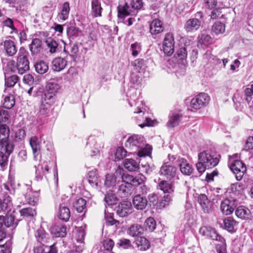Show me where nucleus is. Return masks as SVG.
Segmentation results:
<instances>
[{
    "instance_id": "obj_1",
    "label": "nucleus",
    "mask_w": 253,
    "mask_h": 253,
    "mask_svg": "<svg viewBox=\"0 0 253 253\" xmlns=\"http://www.w3.org/2000/svg\"><path fill=\"white\" fill-rule=\"evenodd\" d=\"M220 155L214 148H208L198 154L199 161L196 167L200 173L204 172L206 169L213 168L216 166L220 160Z\"/></svg>"
},
{
    "instance_id": "obj_2",
    "label": "nucleus",
    "mask_w": 253,
    "mask_h": 253,
    "mask_svg": "<svg viewBox=\"0 0 253 253\" xmlns=\"http://www.w3.org/2000/svg\"><path fill=\"white\" fill-rule=\"evenodd\" d=\"M29 53L23 47L20 48L17 57L16 68L18 73L22 75L30 69L29 61L28 60Z\"/></svg>"
},
{
    "instance_id": "obj_3",
    "label": "nucleus",
    "mask_w": 253,
    "mask_h": 253,
    "mask_svg": "<svg viewBox=\"0 0 253 253\" xmlns=\"http://www.w3.org/2000/svg\"><path fill=\"white\" fill-rule=\"evenodd\" d=\"M9 117L7 111L0 109V142H7L9 130L6 123H8Z\"/></svg>"
},
{
    "instance_id": "obj_4",
    "label": "nucleus",
    "mask_w": 253,
    "mask_h": 253,
    "mask_svg": "<svg viewBox=\"0 0 253 253\" xmlns=\"http://www.w3.org/2000/svg\"><path fill=\"white\" fill-rule=\"evenodd\" d=\"M45 43L47 46L48 52L51 54L63 51L67 54L66 50V43L62 40H55L53 38H48L46 39Z\"/></svg>"
},
{
    "instance_id": "obj_5",
    "label": "nucleus",
    "mask_w": 253,
    "mask_h": 253,
    "mask_svg": "<svg viewBox=\"0 0 253 253\" xmlns=\"http://www.w3.org/2000/svg\"><path fill=\"white\" fill-rule=\"evenodd\" d=\"M203 19V13L199 11L195 13L194 17L188 19L184 24V28L187 32H194L200 27Z\"/></svg>"
},
{
    "instance_id": "obj_6",
    "label": "nucleus",
    "mask_w": 253,
    "mask_h": 253,
    "mask_svg": "<svg viewBox=\"0 0 253 253\" xmlns=\"http://www.w3.org/2000/svg\"><path fill=\"white\" fill-rule=\"evenodd\" d=\"M238 204V201L234 198L232 197L227 198L221 202V211L225 215H229L233 212Z\"/></svg>"
},
{
    "instance_id": "obj_7",
    "label": "nucleus",
    "mask_w": 253,
    "mask_h": 253,
    "mask_svg": "<svg viewBox=\"0 0 253 253\" xmlns=\"http://www.w3.org/2000/svg\"><path fill=\"white\" fill-rule=\"evenodd\" d=\"M210 97L208 94L201 93L193 98L190 102L191 111H195L200 109L208 104L210 101Z\"/></svg>"
},
{
    "instance_id": "obj_8",
    "label": "nucleus",
    "mask_w": 253,
    "mask_h": 253,
    "mask_svg": "<svg viewBox=\"0 0 253 253\" xmlns=\"http://www.w3.org/2000/svg\"><path fill=\"white\" fill-rule=\"evenodd\" d=\"M13 149V143H0V167L2 168L7 164L9 155Z\"/></svg>"
},
{
    "instance_id": "obj_9",
    "label": "nucleus",
    "mask_w": 253,
    "mask_h": 253,
    "mask_svg": "<svg viewBox=\"0 0 253 253\" xmlns=\"http://www.w3.org/2000/svg\"><path fill=\"white\" fill-rule=\"evenodd\" d=\"M163 50L165 54L171 55L174 51V40L172 34L167 33L163 42Z\"/></svg>"
},
{
    "instance_id": "obj_10",
    "label": "nucleus",
    "mask_w": 253,
    "mask_h": 253,
    "mask_svg": "<svg viewBox=\"0 0 253 253\" xmlns=\"http://www.w3.org/2000/svg\"><path fill=\"white\" fill-rule=\"evenodd\" d=\"M231 170L235 174L238 181L241 180L244 172L246 171V167L244 163L240 160H235L230 165Z\"/></svg>"
},
{
    "instance_id": "obj_11",
    "label": "nucleus",
    "mask_w": 253,
    "mask_h": 253,
    "mask_svg": "<svg viewBox=\"0 0 253 253\" xmlns=\"http://www.w3.org/2000/svg\"><path fill=\"white\" fill-rule=\"evenodd\" d=\"M177 169L175 167L165 163L161 168L160 173L164 176L167 179L171 180L174 178L177 173Z\"/></svg>"
},
{
    "instance_id": "obj_12",
    "label": "nucleus",
    "mask_w": 253,
    "mask_h": 253,
    "mask_svg": "<svg viewBox=\"0 0 253 253\" xmlns=\"http://www.w3.org/2000/svg\"><path fill=\"white\" fill-rule=\"evenodd\" d=\"M27 192L24 194L26 202L32 206H36L39 201V193L37 191H32L30 185L26 184Z\"/></svg>"
},
{
    "instance_id": "obj_13",
    "label": "nucleus",
    "mask_w": 253,
    "mask_h": 253,
    "mask_svg": "<svg viewBox=\"0 0 253 253\" xmlns=\"http://www.w3.org/2000/svg\"><path fill=\"white\" fill-rule=\"evenodd\" d=\"M132 205L130 202H120L116 208L117 214L120 217H125L131 212Z\"/></svg>"
},
{
    "instance_id": "obj_14",
    "label": "nucleus",
    "mask_w": 253,
    "mask_h": 253,
    "mask_svg": "<svg viewBox=\"0 0 253 253\" xmlns=\"http://www.w3.org/2000/svg\"><path fill=\"white\" fill-rule=\"evenodd\" d=\"M118 193L121 197H127L131 194L132 185L129 183H126L124 182H121L120 180L117 182Z\"/></svg>"
},
{
    "instance_id": "obj_15",
    "label": "nucleus",
    "mask_w": 253,
    "mask_h": 253,
    "mask_svg": "<svg viewBox=\"0 0 253 253\" xmlns=\"http://www.w3.org/2000/svg\"><path fill=\"white\" fill-rule=\"evenodd\" d=\"M133 204L137 210H142L145 209L148 203V201L144 196L140 194H137L133 198Z\"/></svg>"
},
{
    "instance_id": "obj_16",
    "label": "nucleus",
    "mask_w": 253,
    "mask_h": 253,
    "mask_svg": "<svg viewBox=\"0 0 253 253\" xmlns=\"http://www.w3.org/2000/svg\"><path fill=\"white\" fill-rule=\"evenodd\" d=\"M50 162H43L41 165H39L38 167L36 166V177L38 180H41L43 176L46 177V175L49 172V165Z\"/></svg>"
},
{
    "instance_id": "obj_17",
    "label": "nucleus",
    "mask_w": 253,
    "mask_h": 253,
    "mask_svg": "<svg viewBox=\"0 0 253 253\" xmlns=\"http://www.w3.org/2000/svg\"><path fill=\"white\" fill-rule=\"evenodd\" d=\"M3 47L6 54L8 56H13L17 51V48L14 42L11 40H5L3 42Z\"/></svg>"
},
{
    "instance_id": "obj_18",
    "label": "nucleus",
    "mask_w": 253,
    "mask_h": 253,
    "mask_svg": "<svg viewBox=\"0 0 253 253\" xmlns=\"http://www.w3.org/2000/svg\"><path fill=\"white\" fill-rule=\"evenodd\" d=\"M67 61L61 57L54 58L51 63V69L53 71L60 72L63 70L67 66Z\"/></svg>"
},
{
    "instance_id": "obj_19",
    "label": "nucleus",
    "mask_w": 253,
    "mask_h": 253,
    "mask_svg": "<svg viewBox=\"0 0 253 253\" xmlns=\"http://www.w3.org/2000/svg\"><path fill=\"white\" fill-rule=\"evenodd\" d=\"M163 30V23L158 19H154L149 25V31L152 35L159 34Z\"/></svg>"
},
{
    "instance_id": "obj_20",
    "label": "nucleus",
    "mask_w": 253,
    "mask_h": 253,
    "mask_svg": "<svg viewBox=\"0 0 253 253\" xmlns=\"http://www.w3.org/2000/svg\"><path fill=\"white\" fill-rule=\"evenodd\" d=\"M29 49L32 55H37L40 53L42 49V42L38 38L33 39L29 45Z\"/></svg>"
},
{
    "instance_id": "obj_21",
    "label": "nucleus",
    "mask_w": 253,
    "mask_h": 253,
    "mask_svg": "<svg viewBox=\"0 0 253 253\" xmlns=\"http://www.w3.org/2000/svg\"><path fill=\"white\" fill-rule=\"evenodd\" d=\"M35 253H57L55 244L47 246L43 244L41 245L34 249Z\"/></svg>"
},
{
    "instance_id": "obj_22",
    "label": "nucleus",
    "mask_w": 253,
    "mask_h": 253,
    "mask_svg": "<svg viewBox=\"0 0 253 253\" xmlns=\"http://www.w3.org/2000/svg\"><path fill=\"white\" fill-rule=\"evenodd\" d=\"M225 229L230 232H235L238 226V223L231 217H228L224 220Z\"/></svg>"
},
{
    "instance_id": "obj_23",
    "label": "nucleus",
    "mask_w": 253,
    "mask_h": 253,
    "mask_svg": "<svg viewBox=\"0 0 253 253\" xmlns=\"http://www.w3.org/2000/svg\"><path fill=\"white\" fill-rule=\"evenodd\" d=\"M12 206L11 198L9 196L5 195L2 199H0V212L10 210Z\"/></svg>"
},
{
    "instance_id": "obj_24",
    "label": "nucleus",
    "mask_w": 253,
    "mask_h": 253,
    "mask_svg": "<svg viewBox=\"0 0 253 253\" xmlns=\"http://www.w3.org/2000/svg\"><path fill=\"white\" fill-rule=\"evenodd\" d=\"M124 166L130 171H137L139 168V163L132 159H126L123 162Z\"/></svg>"
},
{
    "instance_id": "obj_25",
    "label": "nucleus",
    "mask_w": 253,
    "mask_h": 253,
    "mask_svg": "<svg viewBox=\"0 0 253 253\" xmlns=\"http://www.w3.org/2000/svg\"><path fill=\"white\" fill-rule=\"evenodd\" d=\"M58 216L60 219L67 221L70 217L69 209L67 207L60 204L58 212Z\"/></svg>"
},
{
    "instance_id": "obj_26",
    "label": "nucleus",
    "mask_w": 253,
    "mask_h": 253,
    "mask_svg": "<svg viewBox=\"0 0 253 253\" xmlns=\"http://www.w3.org/2000/svg\"><path fill=\"white\" fill-rule=\"evenodd\" d=\"M182 115L172 113L169 116V120L167 123L168 127H173L178 126L181 120Z\"/></svg>"
},
{
    "instance_id": "obj_27",
    "label": "nucleus",
    "mask_w": 253,
    "mask_h": 253,
    "mask_svg": "<svg viewBox=\"0 0 253 253\" xmlns=\"http://www.w3.org/2000/svg\"><path fill=\"white\" fill-rule=\"evenodd\" d=\"M135 242L137 247L141 251H146L150 247L149 241L144 237H137Z\"/></svg>"
},
{
    "instance_id": "obj_28",
    "label": "nucleus",
    "mask_w": 253,
    "mask_h": 253,
    "mask_svg": "<svg viewBox=\"0 0 253 253\" xmlns=\"http://www.w3.org/2000/svg\"><path fill=\"white\" fill-rule=\"evenodd\" d=\"M67 35L70 39V41L74 40L76 37L82 36V32L79 28L74 26H70L67 30Z\"/></svg>"
},
{
    "instance_id": "obj_29",
    "label": "nucleus",
    "mask_w": 253,
    "mask_h": 253,
    "mask_svg": "<svg viewBox=\"0 0 253 253\" xmlns=\"http://www.w3.org/2000/svg\"><path fill=\"white\" fill-rule=\"evenodd\" d=\"M51 233L55 237H64L66 235V227L65 225H55L51 229Z\"/></svg>"
},
{
    "instance_id": "obj_30",
    "label": "nucleus",
    "mask_w": 253,
    "mask_h": 253,
    "mask_svg": "<svg viewBox=\"0 0 253 253\" xmlns=\"http://www.w3.org/2000/svg\"><path fill=\"white\" fill-rule=\"evenodd\" d=\"M235 214L239 218L246 219L249 218L251 212L248 209L243 206H240L235 211Z\"/></svg>"
},
{
    "instance_id": "obj_31",
    "label": "nucleus",
    "mask_w": 253,
    "mask_h": 253,
    "mask_svg": "<svg viewBox=\"0 0 253 253\" xmlns=\"http://www.w3.org/2000/svg\"><path fill=\"white\" fill-rule=\"evenodd\" d=\"M144 228L139 224L132 225L129 228L128 233L131 236H137L143 233Z\"/></svg>"
},
{
    "instance_id": "obj_32",
    "label": "nucleus",
    "mask_w": 253,
    "mask_h": 253,
    "mask_svg": "<svg viewBox=\"0 0 253 253\" xmlns=\"http://www.w3.org/2000/svg\"><path fill=\"white\" fill-rule=\"evenodd\" d=\"M102 8L98 0H92L91 2V12L94 17L101 15Z\"/></svg>"
},
{
    "instance_id": "obj_33",
    "label": "nucleus",
    "mask_w": 253,
    "mask_h": 253,
    "mask_svg": "<svg viewBox=\"0 0 253 253\" xmlns=\"http://www.w3.org/2000/svg\"><path fill=\"white\" fill-rule=\"evenodd\" d=\"M104 200L106 204L108 206H112L116 204L117 198L113 191L109 190L105 194Z\"/></svg>"
},
{
    "instance_id": "obj_34",
    "label": "nucleus",
    "mask_w": 253,
    "mask_h": 253,
    "mask_svg": "<svg viewBox=\"0 0 253 253\" xmlns=\"http://www.w3.org/2000/svg\"><path fill=\"white\" fill-rule=\"evenodd\" d=\"M70 10L69 3L65 2L62 7L61 12L58 14L59 18L62 20H66L68 18Z\"/></svg>"
},
{
    "instance_id": "obj_35",
    "label": "nucleus",
    "mask_w": 253,
    "mask_h": 253,
    "mask_svg": "<svg viewBox=\"0 0 253 253\" xmlns=\"http://www.w3.org/2000/svg\"><path fill=\"white\" fill-rule=\"evenodd\" d=\"M86 228V225L84 224V226L78 227L77 228V234L76 238L77 241L80 243H84V236L85 235V229Z\"/></svg>"
},
{
    "instance_id": "obj_36",
    "label": "nucleus",
    "mask_w": 253,
    "mask_h": 253,
    "mask_svg": "<svg viewBox=\"0 0 253 253\" xmlns=\"http://www.w3.org/2000/svg\"><path fill=\"white\" fill-rule=\"evenodd\" d=\"M60 86L57 83L50 81L46 84L45 90L55 96Z\"/></svg>"
},
{
    "instance_id": "obj_37",
    "label": "nucleus",
    "mask_w": 253,
    "mask_h": 253,
    "mask_svg": "<svg viewBox=\"0 0 253 253\" xmlns=\"http://www.w3.org/2000/svg\"><path fill=\"white\" fill-rule=\"evenodd\" d=\"M225 30V26L224 24L219 21H217L214 23L211 28L212 33L215 35L223 34Z\"/></svg>"
},
{
    "instance_id": "obj_38",
    "label": "nucleus",
    "mask_w": 253,
    "mask_h": 253,
    "mask_svg": "<svg viewBox=\"0 0 253 253\" xmlns=\"http://www.w3.org/2000/svg\"><path fill=\"white\" fill-rule=\"evenodd\" d=\"M35 67L36 72L40 74L45 73L48 70V64L43 61L38 62L35 65Z\"/></svg>"
},
{
    "instance_id": "obj_39",
    "label": "nucleus",
    "mask_w": 253,
    "mask_h": 253,
    "mask_svg": "<svg viewBox=\"0 0 253 253\" xmlns=\"http://www.w3.org/2000/svg\"><path fill=\"white\" fill-rule=\"evenodd\" d=\"M158 188L164 193H170L174 191V188L171 184L165 180H162L159 183Z\"/></svg>"
},
{
    "instance_id": "obj_40",
    "label": "nucleus",
    "mask_w": 253,
    "mask_h": 253,
    "mask_svg": "<svg viewBox=\"0 0 253 253\" xmlns=\"http://www.w3.org/2000/svg\"><path fill=\"white\" fill-rule=\"evenodd\" d=\"M129 8V7L126 3L123 6L119 5L118 7V17L121 19H124L126 17L129 15L130 11Z\"/></svg>"
},
{
    "instance_id": "obj_41",
    "label": "nucleus",
    "mask_w": 253,
    "mask_h": 253,
    "mask_svg": "<svg viewBox=\"0 0 253 253\" xmlns=\"http://www.w3.org/2000/svg\"><path fill=\"white\" fill-rule=\"evenodd\" d=\"M117 185L116 177L113 174H107L105 176L104 185L107 187H113Z\"/></svg>"
},
{
    "instance_id": "obj_42",
    "label": "nucleus",
    "mask_w": 253,
    "mask_h": 253,
    "mask_svg": "<svg viewBox=\"0 0 253 253\" xmlns=\"http://www.w3.org/2000/svg\"><path fill=\"white\" fill-rule=\"evenodd\" d=\"M132 65L134 69L139 72H143L146 68L145 61L140 58L135 60L132 63Z\"/></svg>"
},
{
    "instance_id": "obj_43",
    "label": "nucleus",
    "mask_w": 253,
    "mask_h": 253,
    "mask_svg": "<svg viewBox=\"0 0 253 253\" xmlns=\"http://www.w3.org/2000/svg\"><path fill=\"white\" fill-rule=\"evenodd\" d=\"M21 215L25 217L31 218L35 216L36 214V211L35 209L31 208H23L20 211Z\"/></svg>"
},
{
    "instance_id": "obj_44",
    "label": "nucleus",
    "mask_w": 253,
    "mask_h": 253,
    "mask_svg": "<svg viewBox=\"0 0 253 253\" xmlns=\"http://www.w3.org/2000/svg\"><path fill=\"white\" fill-rule=\"evenodd\" d=\"M198 202L205 212L208 211L209 200L205 194H200L198 197Z\"/></svg>"
},
{
    "instance_id": "obj_45",
    "label": "nucleus",
    "mask_w": 253,
    "mask_h": 253,
    "mask_svg": "<svg viewBox=\"0 0 253 253\" xmlns=\"http://www.w3.org/2000/svg\"><path fill=\"white\" fill-rule=\"evenodd\" d=\"M74 207L78 212H82L86 207V201L82 198L78 199Z\"/></svg>"
},
{
    "instance_id": "obj_46",
    "label": "nucleus",
    "mask_w": 253,
    "mask_h": 253,
    "mask_svg": "<svg viewBox=\"0 0 253 253\" xmlns=\"http://www.w3.org/2000/svg\"><path fill=\"white\" fill-rule=\"evenodd\" d=\"M152 150V146L147 144L144 148L138 151L137 152V155L139 157L151 156Z\"/></svg>"
},
{
    "instance_id": "obj_47",
    "label": "nucleus",
    "mask_w": 253,
    "mask_h": 253,
    "mask_svg": "<svg viewBox=\"0 0 253 253\" xmlns=\"http://www.w3.org/2000/svg\"><path fill=\"white\" fill-rule=\"evenodd\" d=\"M253 95V84L251 85V87L246 88L244 91L243 98L246 101L250 104L252 100V96Z\"/></svg>"
},
{
    "instance_id": "obj_48",
    "label": "nucleus",
    "mask_w": 253,
    "mask_h": 253,
    "mask_svg": "<svg viewBox=\"0 0 253 253\" xmlns=\"http://www.w3.org/2000/svg\"><path fill=\"white\" fill-rule=\"evenodd\" d=\"M127 151L122 147H118L115 153V160L120 161L126 157Z\"/></svg>"
},
{
    "instance_id": "obj_49",
    "label": "nucleus",
    "mask_w": 253,
    "mask_h": 253,
    "mask_svg": "<svg viewBox=\"0 0 253 253\" xmlns=\"http://www.w3.org/2000/svg\"><path fill=\"white\" fill-rule=\"evenodd\" d=\"M145 229L150 232L153 231L156 227V222L153 217L148 218L145 222Z\"/></svg>"
},
{
    "instance_id": "obj_50",
    "label": "nucleus",
    "mask_w": 253,
    "mask_h": 253,
    "mask_svg": "<svg viewBox=\"0 0 253 253\" xmlns=\"http://www.w3.org/2000/svg\"><path fill=\"white\" fill-rule=\"evenodd\" d=\"M180 169L182 173L187 175H190L193 171L191 166L186 162H183L180 165Z\"/></svg>"
},
{
    "instance_id": "obj_51",
    "label": "nucleus",
    "mask_w": 253,
    "mask_h": 253,
    "mask_svg": "<svg viewBox=\"0 0 253 253\" xmlns=\"http://www.w3.org/2000/svg\"><path fill=\"white\" fill-rule=\"evenodd\" d=\"M54 100V95L45 90L42 95L41 101L52 104Z\"/></svg>"
},
{
    "instance_id": "obj_52",
    "label": "nucleus",
    "mask_w": 253,
    "mask_h": 253,
    "mask_svg": "<svg viewBox=\"0 0 253 253\" xmlns=\"http://www.w3.org/2000/svg\"><path fill=\"white\" fill-rule=\"evenodd\" d=\"M46 236L45 232L42 228H39L35 233V237L40 243L45 242Z\"/></svg>"
},
{
    "instance_id": "obj_53",
    "label": "nucleus",
    "mask_w": 253,
    "mask_h": 253,
    "mask_svg": "<svg viewBox=\"0 0 253 253\" xmlns=\"http://www.w3.org/2000/svg\"><path fill=\"white\" fill-rule=\"evenodd\" d=\"M18 81L17 75H12L9 77H5V85L8 87H13Z\"/></svg>"
},
{
    "instance_id": "obj_54",
    "label": "nucleus",
    "mask_w": 253,
    "mask_h": 253,
    "mask_svg": "<svg viewBox=\"0 0 253 253\" xmlns=\"http://www.w3.org/2000/svg\"><path fill=\"white\" fill-rule=\"evenodd\" d=\"M15 104L14 99L13 96H5L4 99L3 106L6 109H10Z\"/></svg>"
},
{
    "instance_id": "obj_55",
    "label": "nucleus",
    "mask_w": 253,
    "mask_h": 253,
    "mask_svg": "<svg viewBox=\"0 0 253 253\" xmlns=\"http://www.w3.org/2000/svg\"><path fill=\"white\" fill-rule=\"evenodd\" d=\"M209 238L212 240L218 241L221 243L223 244L224 239L220 235H218L214 229L212 228L210 232V235Z\"/></svg>"
},
{
    "instance_id": "obj_56",
    "label": "nucleus",
    "mask_w": 253,
    "mask_h": 253,
    "mask_svg": "<svg viewBox=\"0 0 253 253\" xmlns=\"http://www.w3.org/2000/svg\"><path fill=\"white\" fill-rule=\"evenodd\" d=\"M51 105V104L48 103L47 102H43V101H41V104L39 109V113L41 115H43L46 114L49 111V109Z\"/></svg>"
},
{
    "instance_id": "obj_57",
    "label": "nucleus",
    "mask_w": 253,
    "mask_h": 253,
    "mask_svg": "<svg viewBox=\"0 0 253 253\" xmlns=\"http://www.w3.org/2000/svg\"><path fill=\"white\" fill-rule=\"evenodd\" d=\"M32 149L34 159L40 155L41 146L40 143H30Z\"/></svg>"
},
{
    "instance_id": "obj_58",
    "label": "nucleus",
    "mask_w": 253,
    "mask_h": 253,
    "mask_svg": "<svg viewBox=\"0 0 253 253\" xmlns=\"http://www.w3.org/2000/svg\"><path fill=\"white\" fill-rule=\"evenodd\" d=\"M144 138L143 136L138 134H133L129 136L126 142H143L144 141Z\"/></svg>"
},
{
    "instance_id": "obj_59",
    "label": "nucleus",
    "mask_w": 253,
    "mask_h": 253,
    "mask_svg": "<svg viewBox=\"0 0 253 253\" xmlns=\"http://www.w3.org/2000/svg\"><path fill=\"white\" fill-rule=\"evenodd\" d=\"M130 49L132 51V55L136 57L141 51V46L140 43L135 42L130 45Z\"/></svg>"
},
{
    "instance_id": "obj_60",
    "label": "nucleus",
    "mask_w": 253,
    "mask_h": 253,
    "mask_svg": "<svg viewBox=\"0 0 253 253\" xmlns=\"http://www.w3.org/2000/svg\"><path fill=\"white\" fill-rule=\"evenodd\" d=\"M26 135L25 131L22 129H19L15 134V141H20L23 140Z\"/></svg>"
},
{
    "instance_id": "obj_61",
    "label": "nucleus",
    "mask_w": 253,
    "mask_h": 253,
    "mask_svg": "<svg viewBox=\"0 0 253 253\" xmlns=\"http://www.w3.org/2000/svg\"><path fill=\"white\" fill-rule=\"evenodd\" d=\"M171 200V197L169 195L164 196L159 203V207L163 208H165L169 204Z\"/></svg>"
},
{
    "instance_id": "obj_62",
    "label": "nucleus",
    "mask_w": 253,
    "mask_h": 253,
    "mask_svg": "<svg viewBox=\"0 0 253 253\" xmlns=\"http://www.w3.org/2000/svg\"><path fill=\"white\" fill-rule=\"evenodd\" d=\"M117 245L124 249H127L131 246V242L128 239H122L119 240Z\"/></svg>"
},
{
    "instance_id": "obj_63",
    "label": "nucleus",
    "mask_w": 253,
    "mask_h": 253,
    "mask_svg": "<svg viewBox=\"0 0 253 253\" xmlns=\"http://www.w3.org/2000/svg\"><path fill=\"white\" fill-rule=\"evenodd\" d=\"M212 228L210 226H203L200 228L199 233L203 236L209 237Z\"/></svg>"
},
{
    "instance_id": "obj_64",
    "label": "nucleus",
    "mask_w": 253,
    "mask_h": 253,
    "mask_svg": "<svg viewBox=\"0 0 253 253\" xmlns=\"http://www.w3.org/2000/svg\"><path fill=\"white\" fill-rule=\"evenodd\" d=\"M4 226L9 227L13 226L14 224V217L13 216L10 215L7 216L5 218L4 217Z\"/></svg>"
}]
</instances>
